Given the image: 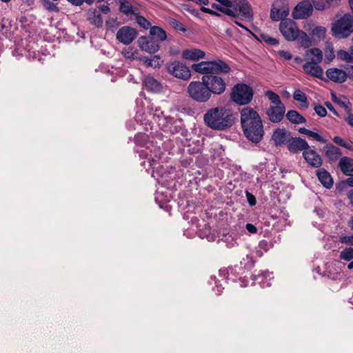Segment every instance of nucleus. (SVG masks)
Wrapping results in <instances>:
<instances>
[{
    "label": "nucleus",
    "instance_id": "obj_17",
    "mask_svg": "<svg viewBox=\"0 0 353 353\" xmlns=\"http://www.w3.org/2000/svg\"><path fill=\"white\" fill-rule=\"evenodd\" d=\"M285 112L284 104L271 105L267 110L268 119L272 123H279L283 119Z\"/></svg>",
    "mask_w": 353,
    "mask_h": 353
},
{
    "label": "nucleus",
    "instance_id": "obj_55",
    "mask_svg": "<svg viewBox=\"0 0 353 353\" xmlns=\"http://www.w3.org/2000/svg\"><path fill=\"white\" fill-rule=\"evenodd\" d=\"M201 10L205 13H207V14H211L213 16H216V17L221 16V14H219V12L214 11L212 9L205 8V7H201Z\"/></svg>",
    "mask_w": 353,
    "mask_h": 353
},
{
    "label": "nucleus",
    "instance_id": "obj_62",
    "mask_svg": "<svg viewBox=\"0 0 353 353\" xmlns=\"http://www.w3.org/2000/svg\"><path fill=\"white\" fill-rule=\"evenodd\" d=\"M8 30V26H6V24L3 23V21H0V32L1 33H5Z\"/></svg>",
    "mask_w": 353,
    "mask_h": 353
},
{
    "label": "nucleus",
    "instance_id": "obj_27",
    "mask_svg": "<svg viewBox=\"0 0 353 353\" xmlns=\"http://www.w3.org/2000/svg\"><path fill=\"white\" fill-rule=\"evenodd\" d=\"M119 10L125 15H137L139 9L134 7L128 0H119Z\"/></svg>",
    "mask_w": 353,
    "mask_h": 353
},
{
    "label": "nucleus",
    "instance_id": "obj_24",
    "mask_svg": "<svg viewBox=\"0 0 353 353\" xmlns=\"http://www.w3.org/2000/svg\"><path fill=\"white\" fill-rule=\"evenodd\" d=\"M339 167L341 172L346 176H353V159L343 157L339 162Z\"/></svg>",
    "mask_w": 353,
    "mask_h": 353
},
{
    "label": "nucleus",
    "instance_id": "obj_44",
    "mask_svg": "<svg viewBox=\"0 0 353 353\" xmlns=\"http://www.w3.org/2000/svg\"><path fill=\"white\" fill-rule=\"evenodd\" d=\"M260 37L262 41H263L264 42H265L266 43H268L269 45L274 46V45L278 44L277 39L271 37L270 36H269L267 34H264V33L261 34Z\"/></svg>",
    "mask_w": 353,
    "mask_h": 353
},
{
    "label": "nucleus",
    "instance_id": "obj_23",
    "mask_svg": "<svg viewBox=\"0 0 353 353\" xmlns=\"http://www.w3.org/2000/svg\"><path fill=\"white\" fill-rule=\"evenodd\" d=\"M322 59L323 52L317 48L307 50L304 54L305 61L319 64L322 61Z\"/></svg>",
    "mask_w": 353,
    "mask_h": 353
},
{
    "label": "nucleus",
    "instance_id": "obj_42",
    "mask_svg": "<svg viewBox=\"0 0 353 353\" xmlns=\"http://www.w3.org/2000/svg\"><path fill=\"white\" fill-rule=\"evenodd\" d=\"M215 1L219 3V4L212 3L211 5L212 8L215 9L228 16V12H226V10H228V7L224 5V3L222 2L223 0Z\"/></svg>",
    "mask_w": 353,
    "mask_h": 353
},
{
    "label": "nucleus",
    "instance_id": "obj_26",
    "mask_svg": "<svg viewBox=\"0 0 353 353\" xmlns=\"http://www.w3.org/2000/svg\"><path fill=\"white\" fill-rule=\"evenodd\" d=\"M316 175L321 183L327 189L333 186V179L330 173L325 169L317 170Z\"/></svg>",
    "mask_w": 353,
    "mask_h": 353
},
{
    "label": "nucleus",
    "instance_id": "obj_58",
    "mask_svg": "<svg viewBox=\"0 0 353 353\" xmlns=\"http://www.w3.org/2000/svg\"><path fill=\"white\" fill-rule=\"evenodd\" d=\"M332 140H333V141H334L336 144H337V145H340V146H342V147H343V145H345V141H344V139H343V138H341V137H339V136H336V137H334L332 139Z\"/></svg>",
    "mask_w": 353,
    "mask_h": 353
},
{
    "label": "nucleus",
    "instance_id": "obj_56",
    "mask_svg": "<svg viewBox=\"0 0 353 353\" xmlns=\"http://www.w3.org/2000/svg\"><path fill=\"white\" fill-rule=\"evenodd\" d=\"M245 228L250 234H256L258 231L256 227L252 223H247Z\"/></svg>",
    "mask_w": 353,
    "mask_h": 353
},
{
    "label": "nucleus",
    "instance_id": "obj_31",
    "mask_svg": "<svg viewBox=\"0 0 353 353\" xmlns=\"http://www.w3.org/2000/svg\"><path fill=\"white\" fill-rule=\"evenodd\" d=\"M270 273L268 271H263L261 272V274H259L257 275L253 274L252 275V279L254 281L258 283L259 285H261L263 288L264 287H269L270 286V283L269 281H265V279H269V280L271 279Z\"/></svg>",
    "mask_w": 353,
    "mask_h": 353
},
{
    "label": "nucleus",
    "instance_id": "obj_64",
    "mask_svg": "<svg viewBox=\"0 0 353 353\" xmlns=\"http://www.w3.org/2000/svg\"><path fill=\"white\" fill-rule=\"evenodd\" d=\"M347 198L349 199L350 203L353 206V190H351L348 192Z\"/></svg>",
    "mask_w": 353,
    "mask_h": 353
},
{
    "label": "nucleus",
    "instance_id": "obj_47",
    "mask_svg": "<svg viewBox=\"0 0 353 353\" xmlns=\"http://www.w3.org/2000/svg\"><path fill=\"white\" fill-rule=\"evenodd\" d=\"M45 8L49 11L59 12V8L55 3L50 0H45L43 3Z\"/></svg>",
    "mask_w": 353,
    "mask_h": 353
},
{
    "label": "nucleus",
    "instance_id": "obj_41",
    "mask_svg": "<svg viewBox=\"0 0 353 353\" xmlns=\"http://www.w3.org/2000/svg\"><path fill=\"white\" fill-rule=\"evenodd\" d=\"M170 24L176 30H179L183 32H185L187 31V29L185 27V26L182 23L176 19H170Z\"/></svg>",
    "mask_w": 353,
    "mask_h": 353
},
{
    "label": "nucleus",
    "instance_id": "obj_9",
    "mask_svg": "<svg viewBox=\"0 0 353 353\" xmlns=\"http://www.w3.org/2000/svg\"><path fill=\"white\" fill-rule=\"evenodd\" d=\"M201 80L205 82L209 88L210 94H221L226 89V83L223 78L217 75H204Z\"/></svg>",
    "mask_w": 353,
    "mask_h": 353
},
{
    "label": "nucleus",
    "instance_id": "obj_4",
    "mask_svg": "<svg viewBox=\"0 0 353 353\" xmlns=\"http://www.w3.org/2000/svg\"><path fill=\"white\" fill-rule=\"evenodd\" d=\"M279 30L286 40H297L303 48H307L312 44L309 36L305 32L299 30L296 23L292 19L282 20L279 24Z\"/></svg>",
    "mask_w": 353,
    "mask_h": 353
},
{
    "label": "nucleus",
    "instance_id": "obj_49",
    "mask_svg": "<svg viewBox=\"0 0 353 353\" xmlns=\"http://www.w3.org/2000/svg\"><path fill=\"white\" fill-rule=\"evenodd\" d=\"M308 137L320 143H325L327 140L323 138L319 134L310 130Z\"/></svg>",
    "mask_w": 353,
    "mask_h": 353
},
{
    "label": "nucleus",
    "instance_id": "obj_40",
    "mask_svg": "<svg viewBox=\"0 0 353 353\" xmlns=\"http://www.w3.org/2000/svg\"><path fill=\"white\" fill-rule=\"evenodd\" d=\"M136 21L141 28L145 30L150 29L152 27L150 22L144 17L141 15H137Z\"/></svg>",
    "mask_w": 353,
    "mask_h": 353
},
{
    "label": "nucleus",
    "instance_id": "obj_52",
    "mask_svg": "<svg viewBox=\"0 0 353 353\" xmlns=\"http://www.w3.org/2000/svg\"><path fill=\"white\" fill-rule=\"evenodd\" d=\"M245 194H246V198H247L248 202L249 203L250 205V206L255 205L256 203V200L255 196L249 192L248 191L245 192Z\"/></svg>",
    "mask_w": 353,
    "mask_h": 353
},
{
    "label": "nucleus",
    "instance_id": "obj_10",
    "mask_svg": "<svg viewBox=\"0 0 353 353\" xmlns=\"http://www.w3.org/2000/svg\"><path fill=\"white\" fill-rule=\"evenodd\" d=\"M166 69L170 74H172L176 78L187 81L191 77V73L189 68L179 61L168 63L166 64Z\"/></svg>",
    "mask_w": 353,
    "mask_h": 353
},
{
    "label": "nucleus",
    "instance_id": "obj_21",
    "mask_svg": "<svg viewBox=\"0 0 353 353\" xmlns=\"http://www.w3.org/2000/svg\"><path fill=\"white\" fill-rule=\"evenodd\" d=\"M323 152L330 161L340 160V157L342 155L341 149L332 143L326 144L323 148Z\"/></svg>",
    "mask_w": 353,
    "mask_h": 353
},
{
    "label": "nucleus",
    "instance_id": "obj_63",
    "mask_svg": "<svg viewBox=\"0 0 353 353\" xmlns=\"http://www.w3.org/2000/svg\"><path fill=\"white\" fill-rule=\"evenodd\" d=\"M69 2H70L72 5L74 6H81L83 4V2H85V0H68Z\"/></svg>",
    "mask_w": 353,
    "mask_h": 353
},
{
    "label": "nucleus",
    "instance_id": "obj_22",
    "mask_svg": "<svg viewBox=\"0 0 353 353\" xmlns=\"http://www.w3.org/2000/svg\"><path fill=\"white\" fill-rule=\"evenodd\" d=\"M327 77L335 83H343L346 81L345 70L332 68L326 71Z\"/></svg>",
    "mask_w": 353,
    "mask_h": 353
},
{
    "label": "nucleus",
    "instance_id": "obj_46",
    "mask_svg": "<svg viewBox=\"0 0 353 353\" xmlns=\"http://www.w3.org/2000/svg\"><path fill=\"white\" fill-rule=\"evenodd\" d=\"M241 263L244 264L245 268L251 269L254 265V261L252 256L247 255L246 258L243 259Z\"/></svg>",
    "mask_w": 353,
    "mask_h": 353
},
{
    "label": "nucleus",
    "instance_id": "obj_18",
    "mask_svg": "<svg viewBox=\"0 0 353 353\" xmlns=\"http://www.w3.org/2000/svg\"><path fill=\"white\" fill-rule=\"evenodd\" d=\"M303 157L305 161L313 168H319L323 163L321 156L310 147L303 152Z\"/></svg>",
    "mask_w": 353,
    "mask_h": 353
},
{
    "label": "nucleus",
    "instance_id": "obj_29",
    "mask_svg": "<svg viewBox=\"0 0 353 353\" xmlns=\"http://www.w3.org/2000/svg\"><path fill=\"white\" fill-rule=\"evenodd\" d=\"M150 35L154 38L157 43L160 44L161 42L164 41L167 39V34L165 31L159 26H152L150 30Z\"/></svg>",
    "mask_w": 353,
    "mask_h": 353
},
{
    "label": "nucleus",
    "instance_id": "obj_15",
    "mask_svg": "<svg viewBox=\"0 0 353 353\" xmlns=\"http://www.w3.org/2000/svg\"><path fill=\"white\" fill-rule=\"evenodd\" d=\"M309 146L307 142L304 139L291 137L286 147L290 152L296 154L301 151H305Z\"/></svg>",
    "mask_w": 353,
    "mask_h": 353
},
{
    "label": "nucleus",
    "instance_id": "obj_32",
    "mask_svg": "<svg viewBox=\"0 0 353 353\" xmlns=\"http://www.w3.org/2000/svg\"><path fill=\"white\" fill-rule=\"evenodd\" d=\"M239 235L238 234L231 232L225 234L222 240L225 243L228 248H232L239 245Z\"/></svg>",
    "mask_w": 353,
    "mask_h": 353
},
{
    "label": "nucleus",
    "instance_id": "obj_8",
    "mask_svg": "<svg viewBox=\"0 0 353 353\" xmlns=\"http://www.w3.org/2000/svg\"><path fill=\"white\" fill-rule=\"evenodd\" d=\"M253 90L245 83H238L234 86L231 92V99L239 105L248 104L253 98Z\"/></svg>",
    "mask_w": 353,
    "mask_h": 353
},
{
    "label": "nucleus",
    "instance_id": "obj_53",
    "mask_svg": "<svg viewBox=\"0 0 353 353\" xmlns=\"http://www.w3.org/2000/svg\"><path fill=\"white\" fill-rule=\"evenodd\" d=\"M278 54L281 57H282L285 60H290L292 58V54L288 51L279 50L278 52Z\"/></svg>",
    "mask_w": 353,
    "mask_h": 353
},
{
    "label": "nucleus",
    "instance_id": "obj_37",
    "mask_svg": "<svg viewBox=\"0 0 353 353\" xmlns=\"http://www.w3.org/2000/svg\"><path fill=\"white\" fill-rule=\"evenodd\" d=\"M339 259L350 261L353 259V247L345 248L339 254Z\"/></svg>",
    "mask_w": 353,
    "mask_h": 353
},
{
    "label": "nucleus",
    "instance_id": "obj_45",
    "mask_svg": "<svg viewBox=\"0 0 353 353\" xmlns=\"http://www.w3.org/2000/svg\"><path fill=\"white\" fill-rule=\"evenodd\" d=\"M314 110L316 114L321 117H324L327 115L326 109L320 104H315L314 106Z\"/></svg>",
    "mask_w": 353,
    "mask_h": 353
},
{
    "label": "nucleus",
    "instance_id": "obj_1",
    "mask_svg": "<svg viewBox=\"0 0 353 353\" xmlns=\"http://www.w3.org/2000/svg\"><path fill=\"white\" fill-rule=\"evenodd\" d=\"M241 123L245 137L254 143H259L263 136L262 120L253 108H244L241 111Z\"/></svg>",
    "mask_w": 353,
    "mask_h": 353
},
{
    "label": "nucleus",
    "instance_id": "obj_7",
    "mask_svg": "<svg viewBox=\"0 0 353 353\" xmlns=\"http://www.w3.org/2000/svg\"><path fill=\"white\" fill-rule=\"evenodd\" d=\"M331 31L336 38L348 37L353 32V17L350 14L343 15L332 24Z\"/></svg>",
    "mask_w": 353,
    "mask_h": 353
},
{
    "label": "nucleus",
    "instance_id": "obj_5",
    "mask_svg": "<svg viewBox=\"0 0 353 353\" xmlns=\"http://www.w3.org/2000/svg\"><path fill=\"white\" fill-rule=\"evenodd\" d=\"M192 69L200 74L208 75L226 74L231 71V68L225 61L221 59H216L210 61H201L198 63H193Z\"/></svg>",
    "mask_w": 353,
    "mask_h": 353
},
{
    "label": "nucleus",
    "instance_id": "obj_51",
    "mask_svg": "<svg viewBox=\"0 0 353 353\" xmlns=\"http://www.w3.org/2000/svg\"><path fill=\"white\" fill-rule=\"evenodd\" d=\"M122 53L125 57L131 60H134L136 58V52L132 50H123Z\"/></svg>",
    "mask_w": 353,
    "mask_h": 353
},
{
    "label": "nucleus",
    "instance_id": "obj_28",
    "mask_svg": "<svg viewBox=\"0 0 353 353\" xmlns=\"http://www.w3.org/2000/svg\"><path fill=\"white\" fill-rule=\"evenodd\" d=\"M146 67H151L153 68H159L162 63L163 60L159 55H153L150 58L143 57L139 59Z\"/></svg>",
    "mask_w": 353,
    "mask_h": 353
},
{
    "label": "nucleus",
    "instance_id": "obj_33",
    "mask_svg": "<svg viewBox=\"0 0 353 353\" xmlns=\"http://www.w3.org/2000/svg\"><path fill=\"white\" fill-rule=\"evenodd\" d=\"M286 118L294 124H301L306 122V119L301 114L293 110L287 112Z\"/></svg>",
    "mask_w": 353,
    "mask_h": 353
},
{
    "label": "nucleus",
    "instance_id": "obj_13",
    "mask_svg": "<svg viewBox=\"0 0 353 353\" xmlns=\"http://www.w3.org/2000/svg\"><path fill=\"white\" fill-rule=\"evenodd\" d=\"M139 48L144 52L150 54H154L160 49V45L157 41L152 38L150 35L148 37L141 36L137 41Z\"/></svg>",
    "mask_w": 353,
    "mask_h": 353
},
{
    "label": "nucleus",
    "instance_id": "obj_38",
    "mask_svg": "<svg viewBox=\"0 0 353 353\" xmlns=\"http://www.w3.org/2000/svg\"><path fill=\"white\" fill-rule=\"evenodd\" d=\"M265 96L271 101L273 105L283 104L280 97L272 90L266 91Z\"/></svg>",
    "mask_w": 353,
    "mask_h": 353
},
{
    "label": "nucleus",
    "instance_id": "obj_36",
    "mask_svg": "<svg viewBox=\"0 0 353 353\" xmlns=\"http://www.w3.org/2000/svg\"><path fill=\"white\" fill-rule=\"evenodd\" d=\"M310 35L314 40H323L325 38L326 28L323 26H316L311 30Z\"/></svg>",
    "mask_w": 353,
    "mask_h": 353
},
{
    "label": "nucleus",
    "instance_id": "obj_14",
    "mask_svg": "<svg viewBox=\"0 0 353 353\" xmlns=\"http://www.w3.org/2000/svg\"><path fill=\"white\" fill-rule=\"evenodd\" d=\"M313 11V6L310 1L299 3L294 8L292 16L296 19H303L310 17Z\"/></svg>",
    "mask_w": 353,
    "mask_h": 353
},
{
    "label": "nucleus",
    "instance_id": "obj_35",
    "mask_svg": "<svg viewBox=\"0 0 353 353\" xmlns=\"http://www.w3.org/2000/svg\"><path fill=\"white\" fill-rule=\"evenodd\" d=\"M88 20L90 22L94 25L97 28H100L103 25V19L101 14L96 10H90L88 13Z\"/></svg>",
    "mask_w": 353,
    "mask_h": 353
},
{
    "label": "nucleus",
    "instance_id": "obj_2",
    "mask_svg": "<svg viewBox=\"0 0 353 353\" xmlns=\"http://www.w3.org/2000/svg\"><path fill=\"white\" fill-rule=\"evenodd\" d=\"M234 121V114L225 107L210 108L203 115L204 123L214 130H226L233 125Z\"/></svg>",
    "mask_w": 353,
    "mask_h": 353
},
{
    "label": "nucleus",
    "instance_id": "obj_50",
    "mask_svg": "<svg viewBox=\"0 0 353 353\" xmlns=\"http://www.w3.org/2000/svg\"><path fill=\"white\" fill-rule=\"evenodd\" d=\"M339 242L349 245H353V235L341 236L339 238Z\"/></svg>",
    "mask_w": 353,
    "mask_h": 353
},
{
    "label": "nucleus",
    "instance_id": "obj_39",
    "mask_svg": "<svg viewBox=\"0 0 353 353\" xmlns=\"http://www.w3.org/2000/svg\"><path fill=\"white\" fill-rule=\"evenodd\" d=\"M337 58L347 63L353 62V57L351 52H349L343 50H340L337 52Z\"/></svg>",
    "mask_w": 353,
    "mask_h": 353
},
{
    "label": "nucleus",
    "instance_id": "obj_19",
    "mask_svg": "<svg viewBox=\"0 0 353 353\" xmlns=\"http://www.w3.org/2000/svg\"><path fill=\"white\" fill-rule=\"evenodd\" d=\"M164 121H165L164 131L170 132L171 134L179 133L184 128V125L181 119L166 117L164 118Z\"/></svg>",
    "mask_w": 353,
    "mask_h": 353
},
{
    "label": "nucleus",
    "instance_id": "obj_11",
    "mask_svg": "<svg viewBox=\"0 0 353 353\" xmlns=\"http://www.w3.org/2000/svg\"><path fill=\"white\" fill-rule=\"evenodd\" d=\"M288 14V4L285 0H276L273 3L270 11V18L272 21H281L285 19Z\"/></svg>",
    "mask_w": 353,
    "mask_h": 353
},
{
    "label": "nucleus",
    "instance_id": "obj_54",
    "mask_svg": "<svg viewBox=\"0 0 353 353\" xmlns=\"http://www.w3.org/2000/svg\"><path fill=\"white\" fill-rule=\"evenodd\" d=\"M346 79L348 77L349 79L353 80V65H347L345 68Z\"/></svg>",
    "mask_w": 353,
    "mask_h": 353
},
{
    "label": "nucleus",
    "instance_id": "obj_30",
    "mask_svg": "<svg viewBox=\"0 0 353 353\" xmlns=\"http://www.w3.org/2000/svg\"><path fill=\"white\" fill-rule=\"evenodd\" d=\"M205 52L203 50L199 49H190L185 50L183 52L182 55L185 59L188 60H198L199 59H203L205 57Z\"/></svg>",
    "mask_w": 353,
    "mask_h": 353
},
{
    "label": "nucleus",
    "instance_id": "obj_43",
    "mask_svg": "<svg viewBox=\"0 0 353 353\" xmlns=\"http://www.w3.org/2000/svg\"><path fill=\"white\" fill-rule=\"evenodd\" d=\"M274 246V243L272 241H267L265 239L261 240L259 243V248L265 252L268 251Z\"/></svg>",
    "mask_w": 353,
    "mask_h": 353
},
{
    "label": "nucleus",
    "instance_id": "obj_25",
    "mask_svg": "<svg viewBox=\"0 0 353 353\" xmlns=\"http://www.w3.org/2000/svg\"><path fill=\"white\" fill-rule=\"evenodd\" d=\"M143 85L148 91L152 92H160L163 89L161 83L152 77H145Z\"/></svg>",
    "mask_w": 353,
    "mask_h": 353
},
{
    "label": "nucleus",
    "instance_id": "obj_60",
    "mask_svg": "<svg viewBox=\"0 0 353 353\" xmlns=\"http://www.w3.org/2000/svg\"><path fill=\"white\" fill-rule=\"evenodd\" d=\"M99 9L100 10L101 12L103 13V14H108L110 9L109 8L108 6H106V5H101L99 6Z\"/></svg>",
    "mask_w": 353,
    "mask_h": 353
},
{
    "label": "nucleus",
    "instance_id": "obj_12",
    "mask_svg": "<svg viewBox=\"0 0 353 353\" xmlns=\"http://www.w3.org/2000/svg\"><path fill=\"white\" fill-rule=\"evenodd\" d=\"M138 32L136 29L125 26L119 28L117 32L116 38L121 43L129 45L137 38Z\"/></svg>",
    "mask_w": 353,
    "mask_h": 353
},
{
    "label": "nucleus",
    "instance_id": "obj_34",
    "mask_svg": "<svg viewBox=\"0 0 353 353\" xmlns=\"http://www.w3.org/2000/svg\"><path fill=\"white\" fill-rule=\"evenodd\" d=\"M293 98L295 101L300 103L302 108L307 109L309 103L306 94L299 89H296L293 93Z\"/></svg>",
    "mask_w": 353,
    "mask_h": 353
},
{
    "label": "nucleus",
    "instance_id": "obj_3",
    "mask_svg": "<svg viewBox=\"0 0 353 353\" xmlns=\"http://www.w3.org/2000/svg\"><path fill=\"white\" fill-rule=\"evenodd\" d=\"M225 6L228 7V16L234 19V23L247 32L250 30L239 21L250 23L254 20V11L248 0H223Z\"/></svg>",
    "mask_w": 353,
    "mask_h": 353
},
{
    "label": "nucleus",
    "instance_id": "obj_48",
    "mask_svg": "<svg viewBox=\"0 0 353 353\" xmlns=\"http://www.w3.org/2000/svg\"><path fill=\"white\" fill-rule=\"evenodd\" d=\"M212 282L215 285V288H213V290L215 291L217 294H220L222 292L223 290L224 289L222 284L217 283V280L216 279V276H212L210 277L211 284L212 283Z\"/></svg>",
    "mask_w": 353,
    "mask_h": 353
},
{
    "label": "nucleus",
    "instance_id": "obj_16",
    "mask_svg": "<svg viewBox=\"0 0 353 353\" xmlns=\"http://www.w3.org/2000/svg\"><path fill=\"white\" fill-rule=\"evenodd\" d=\"M291 134L284 128H277L272 134V139L276 147L288 145Z\"/></svg>",
    "mask_w": 353,
    "mask_h": 353
},
{
    "label": "nucleus",
    "instance_id": "obj_61",
    "mask_svg": "<svg viewBox=\"0 0 353 353\" xmlns=\"http://www.w3.org/2000/svg\"><path fill=\"white\" fill-rule=\"evenodd\" d=\"M343 147L347 150L353 151V141H350L349 142L345 141V145H343Z\"/></svg>",
    "mask_w": 353,
    "mask_h": 353
},
{
    "label": "nucleus",
    "instance_id": "obj_20",
    "mask_svg": "<svg viewBox=\"0 0 353 353\" xmlns=\"http://www.w3.org/2000/svg\"><path fill=\"white\" fill-rule=\"evenodd\" d=\"M303 69L307 74L319 79L323 78V71L319 64L305 61V63L303 65Z\"/></svg>",
    "mask_w": 353,
    "mask_h": 353
},
{
    "label": "nucleus",
    "instance_id": "obj_57",
    "mask_svg": "<svg viewBox=\"0 0 353 353\" xmlns=\"http://www.w3.org/2000/svg\"><path fill=\"white\" fill-rule=\"evenodd\" d=\"M325 105L327 107V108L330 111L332 112L334 115L337 116V117H339V113L337 112V111L335 110L334 107L333 106V105L329 102V101H326L325 102Z\"/></svg>",
    "mask_w": 353,
    "mask_h": 353
},
{
    "label": "nucleus",
    "instance_id": "obj_59",
    "mask_svg": "<svg viewBox=\"0 0 353 353\" xmlns=\"http://www.w3.org/2000/svg\"><path fill=\"white\" fill-rule=\"evenodd\" d=\"M345 121L347 123L353 128V114L349 113L347 116L345 118Z\"/></svg>",
    "mask_w": 353,
    "mask_h": 353
},
{
    "label": "nucleus",
    "instance_id": "obj_6",
    "mask_svg": "<svg viewBox=\"0 0 353 353\" xmlns=\"http://www.w3.org/2000/svg\"><path fill=\"white\" fill-rule=\"evenodd\" d=\"M208 88L203 81H193L189 83L187 92L193 101L197 103H205L212 97Z\"/></svg>",
    "mask_w": 353,
    "mask_h": 353
}]
</instances>
